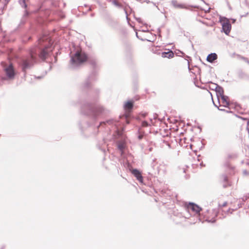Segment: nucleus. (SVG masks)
<instances>
[{
	"label": "nucleus",
	"instance_id": "obj_44",
	"mask_svg": "<svg viewBox=\"0 0 249 249\" xmlns=\"http://www.w3.org/2000/svg\"><path fill=\"white\" fill-rule=\"evenodd\" d=\"M158 33H160L161 30L160 28H158Z\"/></svg>",
	"mask_w": 249,
	"mask_h": 249
},
{
	"label": "nucleus",
	"instance_id": "obj_16",
	"mask_svg": "<svg viewBox=\"0 0 249 249\" xmlns=\"http://www.w3.org/2000/svg\"><path fill=\"white\" fill-rule=\"evenodd\" d=\"M161 56L163 57H166L168 58H171L174 56V53L173 51H169L168 52H163L161 53Z\"/></svg>",
	"mask_w": 249,
	"mask_h": 249
},
{
	"label": "nucleus",
	"instance_id": "obj_35",
	"mask_svg": "<svg viewBox=\"0 0 249 249\" xmlns=\"http://www.w3.org/2000/svg\"><path fill=\"white\" fill-rule=\"evenodd\" d=\"M136 36L138 38H139V39H140V40H143V39L142 38H140V37H139V36H138V33H137V32H136Z\"/></svg>",
	"mask_w": 249,
	"mask_h": 249
},
{
	"label": "nucleus",
	"instance_id": "obj_41",
	"mask_svg": "<svg viewBox=\"0 0 249 249\" xmlns=\"http://www.w3.org/2000/svg\"><path fill=\"white\" fill-rule=\"evenodd\" d=\"M225 112H227V113H230V112H231V111H229V110H226V109H225Z\"/></svg>",
	"mask_w": 249,
	"mask_h": 249
},
{
	"label": "nucleus",
	"instance_id": "obj_6",
	"mask_svg": "<svg viewBox=\"0 0 249 249\" xmlns=\"http://www.w3.org/2000/svg\"><path fill=\"white\" fill-rule=\"evenodd\" d=\"M219 21L222 25L221 32L224 33L226 35H229L231 29V25L229 19L225 17L220 16Z\"/></svg>",
	"mask_w": 249,
	"mask_h": 249
},
{
	"label": "nucleus",
	"instance_id": "obj_17",
	"mask_svg": "<svg viewBox=\"0 0 249 249\" xmlns=\"http://www.w3.org/2000/svg\"><path fill=\"white\" fill-rule=\"evenodd\" d=\"M221 98L222 100L223 103L226 104V105L224 106V107H229L230 105V102L228 101L229 98V97L228 96L224 95L223 96L221 97Z\"/></svg>",
	"mask_w": 249,
	"mask_h": 249
},
{
	"label": "nucleus",
	"instance_id": "obj_40",
	"mask_svg": "<svg viewBox=\"0 0 249 249\" xmlns=\"http://www.w3.org/2000/svg\"><path fill=\"white\" fill-rule=\"evenodd\" d=\"M139 98H138V97H134V99L133 100H134V101H137V100H139Z\"/></svg>",
	"mask_w": 249,
	"mask_h": 249
},
{
	"label": "nucleus",
	"instance_id": "obj_32",
	"mask_svg": "<svg viewBox=\"0 0 249 249\" xmlns=\"http://www.w3.org/2000/svg\"><path fill=\"white\" fill-rule=\"evenodd\" d=\"M44 77V75L39 76H35V78L37 79H41Z\"/></svg>",
	"mask_w": 249,
	"mask_h": 249
},
{
	"label": "nucleus",
	"instance_id": "obj_48",
	"mask_svg": "<svg viewBox=\"0 0 249 249\" xmlns=\"http://www.w3.org/2000/svg\"><path fill=\"white\" fill-rule=\"evenodd\" d=\"M146 2H147V3H149V2H150V1H149V0H147V1H146Z\"/></svg>",
	"mask_w": 249,
	"mask_h": 249
},
{
	"label": "nucleus",
	"instance_id": "obj_46",
	"mask_svg": "<svg viewBox=\"0 0 249 249\" xmlns=\"http://www.w3.org/2000/svg\"><path fill=\"white\" fill-rule=\"evenodd\" d=\"M99 124H100V125L103 124V122H100Z\"/></svg>",
	"mask_w": 249,
	"mask_h": 249
},
{
	"label": "nucleus",
	"instance_id": "obj_21",
	"mask_svg": "<svg viewBox=\"0 0 249 249\" xmlns=\"http://www.w3.org/2000/svg\"><path fill=\"white\" fill-rule=\"evenodd\" d=\"M189 7L196 8L199 9L200 10L204 11L205 13H209L210 12V8H209L208 9H207V10H205L203 8H202V7H201L199 6H198V5H189Z\"/></svg>",
	"mask_w": 249,
	"mask_h": 249
},
{
	"label": "nucleus",
	"instance_id": "obj_1",
	"mask_svg": "<svg viewBox=\"0 0 249 249\" xmlns=\"http://www.w3.org/2000/svg\"><path fill=\"white\" fill-rule=\"evenodd\" d=\"M52 45L44 43L41 38L38 39V43L31 48L26 55L19 60V65L25 76L26 71L31 69L38 60L45 61L52 51Z\"/></svg>",
	"mask_w": 249,
	"mask_h": 249
},
{
	"label": "nucleus",
	"instance_id": "obj_2",
	"mask_svg": "<svg viewBox=\"0 0 249 249\" xmlns=\"http://www.w3.org/2000/svg\"><path fill=\"white\" fill-rule=\"evenodd\" d=\"M99 93V89H94L92 93H82L77 101L81 105V113L93 120H96L104 111L103 107L93 104L97 100Z\"/></svg>",
	"mask_w": 249,
	"mask_h": 249
},
{
	"label": "nucleus",
	"instance_id": "obj_15",
	"mask_svg": "<svg viewBox=\"0 0 249 249\" xmlns=\"http://www.w3.org/2000/svg\"><path fill=\"white\" fill-rule=\"evenodd\" d=\"M217 59V55L216 53H211L210 54H208V55L207 57L206 60L208 62L210 63H213L214 60Z\"/></svg>",
	"mask_w": 249,
	"mask_h": 249
},
{
	"label": "nucleus",
	"instance_id": "obj_52",
	"mask_svg": "<svg viewBox=\"0 0 249 249\" xmlns=\"http://www.w3.org/2000/svg\"><path fill=\"white\" fill-rule=\"evenodd\" d=\"M213 88L212 89H214V86H213Z\"/></svg>",
	"mask_w": 249,
	"mask_h": 249
},
{
	"label": "nucleus",
	"instance_id": "obj_27",
	"mask_svg": "<svg viewBox=\"0 0 249 249\" xmlns=\"http://www.w3.org/2000/svg\"><path fill=\"white\" fill-rule=\"evenodd\" d=\"M227 205V202L226 201L222 202L221 201L219 200L218 202V206L220 208L226 207Z\"/></svg>",
	"mask_w": 249,
	"mask_h": 249
},
{
	"label": "nucleus",
	"instance_id": "obj_8",
	"mask_svg": "<svg viewBox=\"0 0 249 249\" xmlns=\"http://www.w3.org/2000/svg\"><path fill=\"white\" fill-rule=\"evenodd\" d=\"M35 13L38 14V16L40 18H47L51 14V11L48 9H44L42 6L35 11Z\"/></svg>",
	"mask_w": 249,
	"mask_h": 249
},
{
	"label": "nucleus",
	"instance_id": "obj_39",
	"mask_svg": "<svg viewBox=\"0 0 249 249\" xmlns=\"http://www.w3.org/2000/svg\"><path fill=\"white\" fill-rule=\"evenodd\" d=\"M54 62H56L57 60V56H55L54 57Z\"/></svg>",
	"mask_w": 249,
	"mask_h": 249
},
{
	"label": "nucleus",
	"instance_id": "obj_10",
	"mask_svg": "<svg viewBox=\"0 0 249 249\" xmlns=\"http://www.w3.org/2000/svg\"><path fill=\"white\" fill-rule=\"evenodd\" d=\"M187 209L189 211H191L196 213H199L201 210V209L198 206L193 203L189 204L187 206Z\"/></svg>",
	"mask_w": 249,
	"mask_h": 249
},
{
	"label": "nucleus",
	"instance_id": "obj_31",
	"mask_svg": "<svg viewBox=\"0 0 249 249\" xmlns=\"http://www.w3.org/2000/svg\"><path fill=\"white\" fill-rule=\"evenodd\" d=\"M240 118L244 120H246L247 121V125H249V120L247 118H243V117H239Z\"/></svg>",
	"mask_w": 249,
	"mask_h": 249
},
{
	"label": "nucleus",
	"instance_id": "obj_20",
	"mask_svg": "<svg viewBox=\"0 0 249 249\" xmlns=\"http://www.w3.org/2000/svg\"><path fill=\"white\" fill-rule=\"evenodd\" d=\"M181 53L182 54L183 56L185 57V59H186L188 61V70H189V71H191V68L190 67V61L192 60L190 56L185 55V54L182 52H181Z\"/></svg>",
	"mask_w": 249,
	"mask_h": 249
},
{
	"label": "nucleus",
	"instance_id": "obj_22",
	"mask_svg": "<svg viewBox=\"0 0 249 249\" xmlns=\"http://www.w3.org/2000/svg\"><path fill=\"white\" fill-rule=\"evenodd\" d=\"M147 115V113H146V112H142V113H141L139 114V116H138V117H137V118H136V120H141V118H145ZM132 120H135V119H134V118H132Z\"/></svg>",
	"mask_w": 249,
	"mask_h": 249
},
{
	"label": "nucleus",
	"instance_id": "obj_13",
	"mask_svg": "<svg viewBox=\"0 0 249 249\" xmlns=\"http://www.w3.org/2000/svg\"><path fill=\"white\" fill-rule=\"evenodd\" d=\"M236 74L240 80H247L249 78L248 75L241 70H238Z\"/></svg>",
	"mask_w": 249,
	"mask_h": 249
},
{
	"label": "nucleus",
	"instance_id": "obj_19",
	"mask_svg": "<svg viewBox=\"0 0 249 249\" xmlns=\"http://www.w3.org/2000/svg\"><path fill=\"white\" fill-rule=\"evenodd\" d=\"M19 4L20 5V6L25 9V10H27V7L28 5L26 3V0H18Z\"/></svg>",
	"mask_w": 249,
	"mask_h": 249
},
{
	"label": "nucleus",
	"instance_id": "obj_47",
	"mask_svg": "<svg viewBox=\"0 0 249 249\" xmlns=\"http://www.w3.org/2000/svg\"><path fill=\"white\" fill-rule=\"evenodd\" d=\"M89 11H91V7H89Z\"/></svg>",
	"mask_w": 249,
	"mask_h": 249
},
{
	"label": "nucleus",
	"instance_id": "obj_42",
	"mask_svg": "<svg viewBox=\"0 0 249 249\" xmlns=\"http://www.w3.org/2000/svg\"><path fill=\"white\" fill-rule=\"evenodd\" d=\"M113 23L114 24L117 25L118 24V22L117 21H113Z\"/></svg>",
	"mask_w": 249,
	"mask_h": 249
},
{
	"label": "nucleus",
	"instance_id": "obj_7",
	"mask_svg": "<svg viewBox=\"0 0 249 249\" xmlns=\"http://www.w3.org/2000/svg\"><path fill=\"white\" fill-rule=\"evenodd\" d=\"M31 13L28 10H25L23 15L22 16L20 21L17 28L15 29V31H18L22 28L26 23L28 18L30 16Z\"/></svg>",
	"mask_w": 249,
	"mask_h": 249
},
{
	"label": "nucleus",
	"instance_id": "obj_14",
	"mask_svg": "<svg viewBox=\"0 0 249 249\" xmlns=\"http://www.w3.org/2000/svg\"><path fill=\"white\" fill-rule=\"evenodd\" d=\"M172 5L176 8H180V9H189L188 7L185 6L183 4L178 3V1L176 0H172L171 1Z\"/></svg>",
	"mask_w": 249,
	"mask_h": 249
},
{
	"label": "nucleus",
	"instance_id": "obj_12",
	"mask_svg": "<svg viewBox=\"0 0 249 249\" xmlns=\"http://www.w3.org/2000/svg\"><path fill=\"white\" fill-rule=\"evenodd\" d=\"M132 174L136 178L137 180L140 182H143V177L142 176L141 173L137 169H133L131 171Z\"/></svg>",
	"mask_w": 249,
	"mask_h": 249
},
{
	"label": "nucleus",
	"instance_id": "obj_38",
	"mask_svg": "<svg viewBox=\"0 0 249 249\" xmlns=\"http://www.w3.org/2000/svg\"><path fill=\"white\" fill-rule=\"evenodd\" d=\"M232 23H234L236 21V19L234 18H231Z\"/></svg>",
	"mask_w": 249,
	"mask_h": 249
},
{
	"label": "nucleus",
	"instance_id": "obj_3",
	"mask_svg": "<svg viewBox=\"0 0 249 249\" xmlns=\"http://www.w3.org/2000/svg\"><path fill=\"white\" fill-rule=\"evenodd\" d=\"M135 101L129 100L126 101L124 104V108L125 112L119 116L118 119H110L106 121V123L108 124H116L117 123L120 122V124H128L131 123L130 119L132 118L131 115L129 114L134 108V102ZM132 123H134L132 122Z\"/></svg>",
	"mask_w": 249,
	"mask_h": 249
},
{
	"label": "nucleus",
	"instance_id": "obj_24",
	"mask_svg": "<svg viewBox=\"0 0 249 249\" xmlns=\"http://www.w3.org/2000/svg\"><path fill=\"white\" fill-rule=\"evenodd\" d=\"M112 3L116 7L121 8H123V5L119 3L116 0H112Z\"/></svg>",
	"mask_w": 249,
	"mask_h": 249
},
{
	"label": "nucleus",
	"instance_id": "obj_37",
	"mask_svg": "<svg viewBox=\"0 0 249 249\" xmlns=\"http://www.w3.org/2000/svg\"><path fill=\"white\" fill-rule=\"evenodd\" d=\"M243 59L246 62H247L248 63V61H249L248 60V59L247 58L243 57Z\"/></svg>",
	"mask_w": 249,
	"mask_h": 249
},
{
	"label": "nucleus",
	"instance_id": "obj_53",
	"mask_svg": "<svg viewBox=\"0 0 249 249\" xmlns=\"http://www.w3.org/2000/svg\"><path fill=\"white\" fill-rule=\"evenodd\" d=\"M248 64H249V61H248Z\"/></svg>",
	"mask_w": 249,
	"mask_h": 249
},
{
	"label": "nucleus",
	"instance_id": "obj_26",
	"mask_svg": "<svg viewBox=\"0 0 249 249\" xmlns=\"http://www.w3.org/2000/svg\"><path fill=\"white\" fill-rule=\"evenodd\" d=\"M123 128L117 129V130L116 131V134L118 137L123 136Z\"/></svg>",
	"mask_w": 249,
	"mask_h": 249
},
{
	"label": "nucleus",
	"instance_id": "obj_5",
	"mask_svg": "<svg viewBox=\"0 0 249 249\" xmlns=\"http://www.w3.org/2000/svg\"><path fill=\"white\" fill-rule=\"evenodd\" d=\"M98 71L97 70H92L89 76L79 86V89L83 92L90 89L92 87V83L97 80Z\"/></svg>",
	"mask_w": 249,
	"mask_h": 249
},
{
	"label": "nucleus",
	"instance_id": "obj_45",
	"mask_svg": "<svg viewBox=\"0 0 249 249\" xmlns=\"http://www.w3.org/2000/svg\"><path fill=\"white\" fill-rule=\"evenodd\" d=\"M184 124H185V123H184ZM186 124H187V125H190V124H191V123H186Z\"/></svg>",
	"mask_w": 249,
	"mask_h": 249
},
{
	"label": "nucleus",
	"instance_id": "obj_43",
	"mask_svg": "<svg viewBox=\"0 0 249 249\" xmlns=\"http://www.w3.org/2000/svg\"><path fill=\"white\" fill-rule=\"evenodd\" d=\"M142 135H140V136H139V139H141L142 138Z\"/></svg>",
	"mask_w": 249,
	"mask_h": 249
},
{
	"label": "nucleus",
	"instance_id": "obj_18",
	"mask_svg": "<svg viewBox=\"0 0 249 249\" xmlns=\"http://www.w3.org/2000/svg\"><path fill=\"white\" fill-rule=\"evenodd\" d=\"M89 63L92 66V70H97V61L95 59H90L89 60Z\"/></svg>",
	"mask_w": 249,
	"mask_h": 249
},
{
	"label": "nucleus",
	"instance_id": "obj_25",
	"mask_svg": "<svg viewBox=\"0 0 249 249\" xmlns=\"http://www.w3.org/2000/svg\"><path fill=\"white\" fill-rule=\"evenodd\" d=\"M32 39V37L31 36H28L27 35H25L22 38L23 42L26 43L27 41H30Z\"/></svg>",
	"mask_w": 249,
	"mask_h": 249
},
{
	"label": "nucleus",
	"instance_id": "obj_30",
	"mask_svg": "<svg viewBox=\"0 0 249 249\" xmlns=\"http://www.w3.org/2000/svg\"><path fill=\"white\" fill-rule=\"evenodd\" d=\"M135 19L140 23H142V20L140 18H136L135 17Z\"/></svg>",
	"mask_w": 249,
	"mask_h": 249
},
{
	"label": "nucleus",
	"instance_id": "obj_23",
	"mask_svg": "<svg viewBox=\"0 0 249 249\" xmlns=\"http://www.w3.org/2000/svg\"><path fill=\"white\" fill-rule=\"evenodd\" d=\"M118 148L123 151L125 147V143L124 142H119L118 144Z\"/></svg>",
	"mask_w": 249,
	"mask_h": 249
},
{
	"label": "nucleus",
	"instance_id": "obj_49",
	"mask_svg": "<svg viewBox=\"0 0 249 249\" xmlns=\"http://www.w3.org/2000/svg\"><path fill=\"white\" fill-rule=\"evenodd\" d=\"M195 85H196V87H198V86L196 85V84L195 83Z\"/></svg>",
	"mask_w": 249,
	"mask_h": 249
},
{
	"label": "nucleus",
	"instance_id": "obj_28",
	"mask_svg": "<svg viewBox=\"0 0 249 249\" xmlns=\"http://www.w3.org/2000/svg\"><path fill=\"white\" fill-rule=\"evenodd\" d=\"M51 0L52 1L51 4L53 7H57L59 6V3H58V0Z\"/></svg>",
	"mask_w": 249,
	"mask_h": 249
},
{
	"label": "nucleus",
	"instance_id": "obj_50",
	"mask_svg": "<svg viewBox=\"0 0 249 249\" xmlns=\"http://www.w3.org/2000/svg\"><path fill=\"white\" fill-rule=\"evenodd\" d=\"M94 16V14H91V16L93 17Z\"/></svg>",
	"mask_w": 249,
	"mask_h": 249
},
{
	"label": "nucleus",
	"instance_id": "obj_9",
	"mask_svg": "<svg viewBox=\"0 0 249 249\" xmlns=\"http://www.w3.org/2000/svg\"><path fill=\"white\" fill-rule=\"evenodd\" d=\"M211 83L214 86V89L216 92V96L218 99L224 95V89L221 86L217 84L213 83L212 82Z\"/></svg>",
	"mask_w": 249,
	"mask_h": 249
},
{
	"label": "nucleus",
	"instance_id": "obj_34",
	"mask_svg": "<svg viewBox=\"0 0 249 249\" xmlns=\"http://www.w3.org/2000/svg\"><path fill=\"white\" fill-rule=\"evenodd\" d=\"M213 104H214V105L215 106V107H217L219 110L223 111H225V109L220 108L214 103H213Z\"/></svg>",
	"mask_w": 249,
	"mask_h": 249
},
{
	"label": "nucleus",
	"instance_id": "obj_4",
	"mask_svg": "<svg viewBox=\"0 0 249 249\" xmlns=\"http://www.w3.org/2000/svg\"><path fill=\"white\" fill-rule=\"evenodd\" d=\"M71 59L69 64V68L75 69L88 60V56L80 47H77L73 45V50L70 53Z\"/></svg>",
	"mask_w": 249,
	"mask_h": 249
},
{
	"label": "nucleus",
	"instance_id": "obj_36",
	"mask_svg": "<svg viewBox=\"0 0 249 249\" xmlns=\"http://www.w3.org/2000/svg\"><path fill=\"white\" fill-rule=\"evenodd\" d=\"M71 106H76V103H75L74 101H72L71 103Z\"/></svg>",
	"mask_w": 249,
	"mask_h": 249
},
{
	"label": "nucleus",
	"instance_id": "obj_29",
	"mask_svg": "<svg viewBox=\"0 0 249 249\" xmlns=\"http://www.w3.org/2000/svg\"><path fill=\"white\" fill-rule=\"evenodd\" d=\"M124 11L125 14V15H126V20H127V21L128 23H129V18H128V13H127V11L126 10V9H124Z\"/></svg>",
	"mask_w": 249,
	"mask_h": 249
},
{
	"label": "nucleus",
	"instance_id": "obj_33",
	"mask_svg": "<svg viewBox=\"0 0 249 249\" xmlns=\"http://www.w3.org/2000/svg\"><path fill=\"white\" fill-rule=\"evenodd\" d=\"M10 1V0H5L4 6H6Z\"/></svg>",
	"mask_w": 249,
	"mask_h": 249
},
{
	"label": "nucleus",
	"instance_id": "obj_11",
	"mask_svg": "<svg viewBox=\"0 0 249 249\" xmlns=\"http://www.w3.org/2000/svg\"><path fill=\"white\" fill-rule=\"evenodd\" d=\"M157 117H158V114L155 113L154 115V118H153V119L155 120V121L154 122H153V119L152 118H150V123L151 124H149V123H148L147 122H146L145 121H142L141 124H146V125L154 124L157 123L158 122H159L160 123V124L161 123V122H162L161 120H160V119H157Z\"/></svg>",
	"mask_w": 249,
	"mask_h": 249
},
{
	"label": "nucleus",
	"instance_id": "obj_51",
	"mask_svg": "<svg viewBox=\"0 0 249 249\" xmlns=\"http://www.w3.org/2000/svg\"><path fill=\"white\" fill-rule=\"evenodd\" d=\"M164 124H165V125H166V124H167L166 123H164Z\"/></svg>",
	"mask_w": 249,
	"mask_h": 249
}]
</instances>
